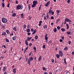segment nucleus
Segmentation results:
<instances>
[{
  "instance_id": "28",
  "label": "nucleus",
  "mask_w": 74,
  "mask_h": 74,
  "mask_svg": "<svg viewBox=\"0 0 74 74\" xmlns=\"http://www.w3.org/2000/svg\"><path fill=\"white\" fill-rule=\"evenodd\" d=\"M6 32H2V36H3V35H4L5 36V35H6Z\"/></svg>"
},
{
  "instance_id": "60",
  "label": "nucleus",
  "mask_w": 74,
  "mask_h": 74,
  "mask_svg": "<svg viewBox=\"0 0 74 74\" xmlns=\"http://www.w3.org/2000/svg\"><path fill=\"white\" fill-rule=\"evenodd\" d=\"M42 23V21H39V23Z\"/></svg>"
},
{
  "instance_id": "50",
  "label": "nucleus",
  "mask_w": 74,
  "mask_h": 74,
  "mask_svg": "<svg viewBox=\"0 0 74 74\" xmlns=\"http://www.w3.org/2000/svg\"><path fill=\"white\" fill-rule=\"evenodd\" d=\"M25 59V62H27L28 60V58H26Z\"/></svg>"
},
{
  "instance_id": "63",
  "label": "nucleus",
  "mask_w": 74,
  "mask_h": 74,
  "mask_svg": "<svg viewBox=\"0 0 74 74\" xmlns=\"http://www.w3.org/2000/svg\"><path fill=\"white\" fill-rule=\"evenodd\" d=\"M4 74H7V71H5Z\"/></svg>"
},
{
  "instance_id": "2",
  "label": "nucleus",
  "mask_w": 74,
  "mask_h": 74,
  "mask_svg": "<svg viewBox=\"0 0 74 74\" xmlns=\"http://www.w3.org/2000/svg\"><path fill=\"white\" fill-rule=\"evenodd\" d=\"M16 7L17 10H22L23 8V6L21 5H18Z\"/></svg>"
},
{
  "instance_id": "5",
  "label": "nucleus",
  "mask_w": 74,
  "mask_h": 74,
  "mask_svg": "<svg viewBox=\"0 0 74 74\" xmlns=\"http://www.w3.org/2000/svg\"><path fill=\"white\" fill-rule=\"evenodd\" d=\"M47 34H46L45 36V40L46 42H48V37H47Z\"/></svg>"
},
{
  "instance_id": "36",
  "label": "nucleus",
  "mask_w": 74,
  "mask_h": 74,
  "mask_svg": "<svg viewBox=\"0 0 74 74\" xmlns=\"http://www.w3.org/2000/svg\"><path fill=\"white\" fill-rule=\"evenodd\" d=\"M66 34H68V35H69V34H71V33H70L69 31H67L66 32Z\"/></svg>"
},
{
  "instance_id": "8",
  "label": "nucleus",
  "mask_w": 74,
  "mask_h": 74,
  "mask_svg": "<svg viewBox=\"0 0 74 74\" xmlns=\"http://www.w3.org/2000/svg\"><path fill=\"white\" fill-rule=\"evenodd\" d=\"M3 72H5V71H6V70H7V67L6 66L3 67Z\"/></svg>"
},
{
  "instance_id": "62",
  "label": "nucleus",
  "mask_w": 74,
  "mask_h": 74,
  "mask_svg": "<svg viewBox=\"0 0 74 74\" xmlns=\"http://www.w3.org/2000/svg\"><path fill=\"white\" fill-rule=\"evenodd\" d=\"M33 49H34V50H36V48L35 47H34Z\"/></svg>"
},
{
  "instance_id": "18",
  "label": "nucleus",
  "mask_w": 74,
  "mask_h": 74,
  "mask_svg": "<svg viewBox=\"0 0 74 74\" xmlns=\"http://www.w3.org/2000/svg\"><path fill=\"white\" fill-rule=\"evenodd\" d=\"M64 50H65V51H67V50H68V47L66 46L64 49Z\"/></svg>"
},
{
  "instance_id": "13",
  "label": "nucleus",
  "mask_w": 74,
  "mask_h": 74,
  "mask_svg": "<svg viewBox=\"0 0 74 74\" xmlns=\"http://www.w3.org/2000/svg\"><path fill=\"white\" fill-rule=\"evenodd\" d=\"M29 60H31V61H32L33 60V58L32 57H30L29 59Z\"/></svg>"
},
{
  "instance_id": "38",
  "label": "nucleus",
  "mask_w": 74,
  "mask_h": 74,
  "mask_svg": "<svg viewBox=\"0 0 74 74\" xmlns=\"http://www.w3.org/2000/svg\"><path fill=\"white\" fill-rule=\"evenodd\" d=\"M36 33V29H35L33 33H32V34H35Z\"/></svg>"
},
{
  "instance_id": "22",
  "label": "nucleus",
  "mask_w": 74,
  "mask_h": 74,
  "mask_svg": "<svg viewBox=\"0 0 74 74\" xmlns=\"http://www.w3.org/2000/svg\"><path fill=\"white\" fill-rule=\"evenodd\" d=\"M36 6V5H35L33 3V4L32 5V8H34Z\"/></svg>"
},
{
  "instance_id": "47",
  "label": "nucleus",
  "mask_w": 74,
  "mask_h": 74,
  "mask_svg": "<svg viewBox=\"0 0 74 74\" xmlns=\"http://www.w3.org/2000/svg\"><path fill=\"white\" fill-rule=\"evenodd\" d=\"M51 14L52 15H53L54 14V12H53V10H52V12H51Z\"/></svg>"
},
{
  "instance_id": "16",
  "label": "nucleus",
  "mask_w": 74,
  "mask_h": 74,
  "mask_svg": "<svg viewBox=\"0 0 74 74\" xmlns=\"http://www.w3.org/2000/svg\"><path fill=\"white\" fill-rule=\"evenodd\" d=\"M42 59L41 56H39V57L38 59V61H40V60H41Z\"/></svg>"
},
{
  "instance_id": "19",
  "label": "nucleus",
  "mask_w": 74,
  "mask_h": 74,
  "mask_svg": "<svg viewBox=\"0 0 74 74\" xmlns=\"http://www.w3.org/2000/svg\"><path fill=\"white\" fill-rule=\"evenodd\" d=\"M62 32H64L66 31V29L64 28H62L61 29Z\"/></svg>"
},
{
  "instance_id": "64",
  "label": "nucleus",
  "mask_w": 74,
  "mask_h": 74,
  "mask_svg": "<svg viewBox=\"0 0 74 74\" xmlns=\"http://www.w3.org/2000/svg\"><path fill=\"white\" fill-rule=\"evenodd\" d=\"M72 55H74V51L72 52Z\"/></svg>"
},
{
  "instance_id": "10",
  "label": "nucleus",
  "mask_w": 74,
  "mask_h": 74,
  "mask_svg": "<svg viewBox=\"0 0 74 74\" xmlns=\"http://www.w3.org/2000/svg\"><path fill=\"white\" fill-rule=\"evenodd\" d=\"M52 10H51V9H50L49 10L48 14L49 15H51V13L52 12Z\"/></svg>"
},
{
  "instance_id": "48",
  "label": "nucleus",
  "mask_w": 74,
  "mask_h": 74,
  "mask_svg": "<svg viewBox=\"0 0 74 74\" xmlns=\"http://www.w3.org/2000/svg\"><path fill=\"white\" fill-rule=\"evenodd\" d=\"M32 45V43H30L29 44V47H30Z\"/></svg>"
},
{
  "instance_id": "43",
  "label": "nucleus",
  "mask_w": 74,
  "mask_h": 74,
  "mask_svg": "<svg viewBox=\"0 0 74 74\" xmlns=\"http://www.w3.org/2000/svg\"><path fill=\"white\" fill-rule=\"evenodd\" d=\"M69 74V72L68 71H66V73L64 74Z\"/></svg>"
},
{
  "instance_id": "32",
  "label": "nucleus",
  "mask_w": 74,
  "mask_h": 74,
  "mask_svg": "<svg viewBox=\"0 0 74 74\" xmlns=\"http://www.w3.org/2000/svg\"><path fill=\"white\" fill-rule=\"evenodd\" d=\"M53 31L54 33H56L57 32V29L56 28H55V29H53Z\"/></svg>"
},
{
  "instance_id": "55",
  "label": "nucleus",
  "mask_w": 74,
  "mask_h": 74,
  "mask_svg": "<svg viewBox=\"0 0 74 74\" xmlns=\"http://www.w3.org/2000/svg\"><path fill=\"white\" fill-rule=\"evenodd\" d=\"M32 52L30 53L29 54V56H31V55H32Z\"/></svg>"
},
{
  "instance_id": "59",
  "label": "nucleus",
  "mask_w": 74,
  "mask_h": 74,
  "mask_svg": "<svg viewBox=\"0 0 74 74\" xmlns=\"http://www.w3.org/2000/svg\"><path fill=\"white\" fill-rule=\"evenodd\" d=\"M14 67H15V66H14V65H13L12 66V69H14Z\"/></svg>"
},
{
  "instance_id": "12",
  "label": "nucleus",
  "mask_w": 74,
  "mask_h": 74,
  "mask_svg": "<svg viewBox=\"0 0 74 74\" xmlns=\"http://www.w3.org/2000/svg\"><path fill=\"white\" fill-rule=\"evenodd\" d=\"M31 60H30L28 59V64H29V66H30V63H31Z\"/></svg>"
},
{
  "instance_id": "7",
  "label": "nucleus",
  "mask_w": 74,
  "mask_h": 74,
  "mask_svg": "<svg viewBox=\"0 0 74 74\" xmlns=\"http://www.w3.org/2000/svg\"><path fill=\"white\" fill-rule=\"evenodd\" d=\"M38 3V2H37V1L34 0L33 1V4H34L36 5V4H37Z\"/></svg>"
},
{
  "instance_id": "11",
  "label": "nucleus",
  "mask_w": 74,
  "mask_h": 74,
  "mask_svg": "<svg viewBox=\"0 0 74 74\" xmlns=\"http://www.w3.org/2000/svg\"><path fill=\"white\" fill-rule=\"evenodd\" d=\"M32 38V37H28L27 38V40H27V41H30V40H31Z\"/></svg>"
},
{
  "instance_id": "54",
  "label": "nucleus",
  "mask_w": 74,
  "mask_h": 74,
  "mask_svg": "<svg viewBox=\"0 0 74 74\" xmlns=\"http://www.w3.org/2000/svg\"><path fill=\"white\" fill-rule=\"evenodd\" d=\"M28 8L29 10H30V5H29Z\"/></svg>"
},
{
  "instance_id": "26",
  "label": "nucleus",
  "mask_w": 74,
  "mask_h": 74,
  "mask_svg": "<svg viewBox=\"0 0 74 74\" xmlns=\"http://www.w3.org/2000/svg\"><path fill=\"white\" fill-rule=\"evenodd\" d=\"M5 40L6 42H10V41L8 39V38H6L5 39Z\"/></svg>"
},
{
  "instance_id": "52",
  "label": "nucleus",
  "mask_w": 74,
  "mask_h": 74,
  "mask_svg": "<svg viewBox=\"0 0 74 74\" xmlns=\"http://www.w3.org/2000/svg\"><path fill=\"white\" fill-rule=\"evenodd\" d=\"M41 6H40L39 7V11H40V10H41Z\"/></svg>"
},
{
  "instance_id": "14",
  "label": "nucleus",
  "mask_w": 74,
  "mask_h": 74,
  "mask_svg": "<svg viewBox=\"0 0 74 74\" xmlns=\"http://www.w3.org/2000/svg\"><path fill=\"white\" fill-rule=\"evenodd\" d=\"M60 55L59 54H56V56L57 58H58V59H59V58H60Z\"/></svg>"
},
{
  "instance_id": "37",
  "label": "nucleus",
  "mask_w": 74,
  "mask_h": 74,
  "mask_svg": "<svg viewBox=\"0 0 74 74\" xmlns=\"http://www.w3.org/2000/svg\"><path fill=\"white\" fill-rule=\"evenodd\" d=\"M66 58H65L64 60V64H67V62H66Z\"/></svg>"
},
{
  "instance_id": "56",
  "label": "nucleus",
  "mask_w": 74,
  "mask_h": 74,
  "mask_svg": "<svg viewBox=\"0 0 74 74\" xmlns=\"http://www.w3.org/2000/svg\"><path fill=\"white\" fill-rule=\"evenodd\" d=\"M67 3H70V0H68V1H67Z\"/></svg>"
},
{
  "instance_id": "3",
  "label": "nucleus",
  "mask_w": 74,
  "mask_h": 74,
  "mask_svg": "<svg viewBox=\"0 0 74 74\" xmlns=\"http://www.w3.org/2000/svg\"><path fill=\"white\" fill-rule=\"evenodd\" d=\"M65 21L66 22H72V21L70 19H69L67 17L66 18H65Z\"/></svg>"
},
{
  "instance_id": "49",
  "label": "nucleus",
  "mask_w": 74,
  "mask_h": 74,
  "mask_svg": "<svg viewBox=\"0 0 74 74\" xmlns=\"http://www.w3.org/2000/svg\"><path fill=\"white\" fill-rule=\"evenodd\" d=\"M51 19H54V17H53V16H51Z\"/></svg>"
},
{
  "instance_id": "53",
  "label": "nucleus",
  "mask_w": 74,
  "mask_h": 74,
  "mask_svg": "<svg viewBox=\"0 0 74 74\" xmlns=\"http://www.w3.org/2000/svg\"><path fill=\"white\" fill-rule=\"evenodd\" d=\"M27 34L28 36H30L31 35V33H27Z\"/></svg>"
},
{
  "instance_id": "24",
  "label": "nucleus",
  "mask_w": 74,
  "mask_h": 74,
  "mask_svg": "<svg viewBox=\"0 0 74 74\" xmlns=\"http://www.w3.org/2000/svg\"><path fill=\"white\" fill-rule=\"evenodd\" d=\"M46 17L47 19H49V14H48V13H47V15L46 16Z\"/></svg>"
},
{
  "instance_id": "41",
  "label": "nucleus",
  "mask_w": 74,
  "mask_h": 74,
  "mask_svg": "<svg viewBox=\"0 0 74 74\" xmlns=\"http://www.w3.org/2000/svg\"><path fill=\"white\" fill-rule=\"evenodd\" d=\"M21 18H24V16H23V14H21Z\"/></svg>"
},
{
  "instance_id": "58",
  "label": "nucleus",
  "mask_w": 74,
  "mask_h": 74,
  "mask_svg": "<svg viewBox=\"0 0 74 74\" xmlns=\"http://www.w3.org/2000/svg\"><path fill=\"white\" fill-rule=\"evenodd\" d=\"M10 4L8 3V5H7V7H10Z\"/></svg>"
},
{
  "instance_id": "39",
  "label": "nucleus",
  "mask_w": 74,
  "mask_h": 74,
  "mask_svg": "<svg viewBox=\"0 0 74 74\" xmlns=\"http://www.w3.org/2000/svg\"><path fill=\"white\" fill-rule=\"evenodd\" d=\"M57 28L58 30H60L61 29L60 27L59 26H57Z\"/></svg>"
},
{
  "instance_id": "46",
  "label": "nucleus",
  "mask_w": 74,
  "mask_h": 74,
  "mask_svg": "<svg viewBox=\"0 0 74 74\" xmlns=\"http://www.w3.org/2000/svg\"><path fill=\"white\" fill-rule=\"evenodd\" d=\"M10 34V36H11L14 35V33H13V32H12V34Z\"/></svg>"
},
{
  "instance_id": "1",
  "label": "nucleus",
  "mask_w": 74,
  "mask_h": 74,
  "mask_svg": "<svg viewBox=\"0 0 74 74\" xmlns=\"http://www.w3.org/2000/svg\"><path fill=\"white\" fill-rule=\"evenodd\" d=\"M2 22L4 23H7L8 22L7 19H6L5 18L3 17L2 18Z\"/></svg>"
},
{
  "instance_id": "29",
  "label": "nucleus",
  "mask_w": 74,
  "mask_h": 74,
  "mask_svg": "<svg viewBox=\"0 0 74 74\" xmlns=\"http://www.w3.org/2000/svg\"><path fill=\"white\" fill-rule=\"evenodd\" d=\"M57 15L58 16H59V12H60V11H59V10H57Z\"/></svg>"
},
{
  "instance_id": "40",
  "label": "nucleus",
  "mask_w": 74,
  "mask_h": 74,
  "mask_svg": "<svg viewBox=\"0 0 74 74\" xmlns=\"http://www.w3.org/2000/svg\"><path fill=\"white\" fill-rule=\"evenodd\" d=\"M23 27L24 29H26V25H24Z\"/></svg>"
},
{
  "instance_id": "23",
  "label": "nucleus",
  "mask_w": 74,
  "mask_h": 74,
  "mask_svg": "<svg viewBox=\"0 0 74 74\" xmlns=\"http://www.w3.org/2000/svg\"><path fill=\"white\" fill-rule=\"evenodd\" d=\"M6 32L8 34H10V32L8 30H7L6 31Z\"/></svg>"
},
{
  "instance_id": "20",
  "label": "nucleus",
  "mask_w": 74,
  "mask_h": 74,
  "mask_svg": "<svg viewBox=\"0 0 74 74\" xmlns=\"http://www.w3.org/2000/svg\"><path fill=\"white\" fill-rule=\"evenodd\" d=\"M27 40H26L25 41V45H29V44H28V42H27Z\"/></svg>"
},
{
  "instance_id": "4",
  "label": "nucleus",
  "mask_w": 74,
  "mask_h": 74,
  "mask_svg": "<svg viewBox=\"0 0 74 74\" xmlns=\"http://www.w3.org/2000/svg\"><path fill=\"white\" fill-rule=\"evenodd\" d=\"M59 54L61 57H62V56H63V53L61 51H59Z\"/></svg>"
},
{
  "instance_id": "45",
  "label": "nucleus",
  "mask_w": 74,
  "mask_h": 74,
  "mask_svg": "<svg viewBox=\"0 0 74 74\" xmlns=\"http://www.w3.org/2000/svg\"><path fill=\"white\" fill-rule=\"evenodd\" d=\"M42 48H43V49H45V45H43Z\"/></svg>"
},
{
  "instance_id": "34",
  "label": "nucleus",
  "mask_w": 74,
  "mask_h": 74,
  "mask_svg": "<svg viewBox=\"0 0 74 74\" xmlns=\"http://www.w3.org/2000/svg\"><path fill=\"white\" fill-rule=\"evenodd\" d=\"M38 36L37 35L36 36L34 37V38L35 40H37V39H38Z\"/></svg>"
},
{
  "instance_id": "61",
  "label": "nucleus",
  "mask_w": 74,
  "mask_h": 74,
  "mask_svg": "<svg viewBox=\"0 0 74 74\" xmlns=\"http://www.w3.org/2000/svg\"><path fill=\"white\" fill-rule=\"evenodd\" d=\"M51 62H52V63H53V62H54V59H52L51 60Z\"/></svg>"
},
{
  "instance_id": "6",
  "label": "nucleus",
  "mask_w": 74,
  "mask_h": 74,
  "mask_svg": "<svg viewBox=\"0 0 74 74\" xmlns=\"http://www.w3.org/2000/svg\"><path fill=\"white\" fill-rule=\"evenodd\" d=\"M50 4V1H48L47 2V3H45V7H48L49 5Z\"/></svg>"
},
{
  "instance_id": "9",
  "label": "nucleus",
  "mask_w": 74,
  "mask_h": 74,
  "mask_svg": "<svg viewBox=\"0 0 74 74\" xmlns=\"http://www.w3.org/2000/svg\"><path fill=\"white\" fill-rule=\"evenodd\" d=\"M13 70V72L14 73V74H16V68H15L14 69L12 70Z\"/></svg>"
},
{
  "instance_id": "25",
  "label": "nucleus",
  "mask_w": 74,
  "mask_h": 74,
  "mask_svg": "<svg viewBox=\"0 0 74 74\" xmlns=\"http://www.w3.org/2000/svg\"><path fill=\"white\" fill-rule=\"evenodd\" d=\"M61 68H60L58 70H56V72H57V71H58V72H60V71H61Z\"/></svg>"
},
{
  "instance_id": "57",
  "label": "nucleus",
  "mask_w": 74,
  "mask_h": 74,
  "mask_svg": "<svg viewBox=\"0 0 74 74\" xmlns=\"http://www.w3.org/2000/svg\"><path fill=\"white\" fill-rule=\"evenodd\" d=\"M45 19H47V17H46V16H45L44 17V20H45Z\"/></svg>"
},
{
  "instance_id": "17",
  "label": "nucleus",
  "mask_w": 74,
  "mask_h": 74,
  "mask_svg": "<svg viewBox=\"0 0 74 74\" xmlns=\"http://www.w3.org/2000/svg\"><path fill=\"white\" fill-rule=\"evenodd\" d=\"M17 37L16 36H14L12 38L13 40H15L16 39Z\"/></svg>"
},
{
  "instance_id": "21",
  "label": "nucleus",
  "mask_w": 74,
  "mask_h": 74,
  "mask_svg": "<svg viewBox=\"0 0 74 74\" xmlns=\"http://www.w3.org/2000/svg\"><path fill=\"white\" fill-rule=\"evenodd\" d=\"M26 31L27 33H29L30 32V29H26Z\"/></svg>"
},
{
  "instance_id": "15",
  "label": "nucleus",
  "mask_w": 74,
  "mask_h": 74,
  "mask_svg": "<svg viewBox=\"0 0 74 74\" xmlns=\"http://www.w3.org/2000/svg\"><path fill=\"white\" fill-rule=\"evenodd\" d=\"M16 15V13H13L12 15V16H13V17H15V16Z\"/></svg>"
},
{
  "instance_id": "27",
  "label": "nucleus",
  "mask_w": 74,
  "mask_h": 74,
  "mask_svg": "<svg viewBox=\"0 0 74 74\" xmlns=\"http://www.w3.org/2000/svg\"><path fill=\"white\" fill-rule=\"evenodd\" d=\"M66 29H69V25L68 24L66 23Z\"/></svg>"
},
{
  "instance_id": "42",
  "label": "nucleus",
  "mask_w": 74,
  "mask_h": 74,
  "mask_svg": "<svg viewBox=\"0 0 74 74\" xmlns=\"http://www.w3.org/2000/svg\"><path fill=\"white\" fill-rule=\"evenodd\" d=\"M60 21V19H58L56 21V23H58V22H59V21Z\"/></svg>"
},
{
  "instance_id": "51",
  "label": "nucleus",
  "mask_w": 74,
  "mask_h": 74,
  "mask_svg": "<svg viewBox=\"0 0 74 74\" xmlns=\"http://www.w3.org/2000/svg\"><path fill=\"white\" fill-rule=\"evenodd\" d=\"M31 32H33V31H34V29L33 28H32L31 29Z\"/></svg>"
},
{
  "instance_id": "30",
  "label": "nucleus",
  "mask_w": 74,
  "mask_h": 74,
  "mask_svg": "<svg viewBox=\"0 0 74 74\" xmlns=\"http://www.w3.org/2000/svg\"><path fill=\"white\" fill-rule=\"evenodd\" d=\"M42 69L44 71H47V69L45 67H43V68H42Z\"/></svg>"
},
{
  "instance_id": "31",
  "label": "nucleus",
  "mask_w": 74,
  "mask_h": 74,
  "mask_svg": "<svg viewBox=\"0 0 74 74\" xmlns=\"http://www.w3.org/2000/svg\"><path fill=\"white\" fill-rule=\"evenodd\" d=\"M2 7L3 8H4V7H5V5L4 4V3L3 2L2 3Z\"/></svg>"
},
{
  "instance_id": "44",
  "label": "nucleus",
  "mask_w": 74,
  "mask_h": 74,
  "mask_svg": "<svg viewBox=\"0 0 74 74\" xmlns=\"http://www.w3.org/2000/svg\"><path fill=\"white\" fill-rule=\"evenodd\" d=\"M1 26H2V28L3 29H5V26L4 25H2Z\"/></svg>"
},
{
  "instance_id": "33",
  "label": "nucleus",
  "mask_w": 74,
  "mask_h": 74,
  "mask_svg": "<svg viewBox=\"0 0 74 74\" xmlns=\"http://www.w3.org/2000/svg\"><path fill=\"white\" fill-rule=\"evenodd\" d=\"M43 28L45 29H47V25H44L43 27Z\"/></svg>"
},
{
  "instance_id": "35",
  "label": "nucleus",
  "mask_w": 74,
  "mask_h": 74,
  "mask_svg": "<svg viewBox=\"0 0 74 74\" xmlns=\"http://www.w3.org/2000/svg\"><path fill=\"white\" fill-rule=\"evenodd\" d=\"M13 30L14 31H16L17 29L15 28V27H14L13 29Z\"/></svg>"
}]
</instances>
